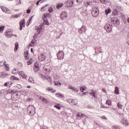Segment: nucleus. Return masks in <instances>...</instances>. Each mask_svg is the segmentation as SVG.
I'll list each match as a JSON object with an SVG mask.
<instances>
[{
  "label": "nucleus",
  "instance_id": "nucleus-3",
  "mask_svg": "<svg viewBox=\"0 0 129 129\" xmlns=\"http://www.w3.org/2000/svg\"><path fill=\"white\" fill-rule=\"evenodd\" d=\"M35 30L36 31H37V33L34 34V35L33 36V39L34 40H36L37 38H38V36H39V35H40V36L42 35V34H41V32L42 31V27L36 26L35 27Z\"/></svg>",
  "mask_w": 129,
  "mask_h": 129
},
{
  "label": "nucleus",
  "instance_id": "nucleus-47",
  "mask_svg": "<svg viewBox=\"0 0 129 129\" xmlns=\"http://www.w3.org/2000/svg\"><path fill=\"white\" fill-rule=\"evenodd\" d=\"M9 84H10V83L7 82L4 84V86L10 88L11 87V86L9 85Z\"/></svg>",
  "mask_w": 129,
  "mask_h": 129
},
{
  "label": "nucleus",
  "instance_id": "nucleus-15",
  "mask_svg": "<svg viewBox=\"0 0 129 129\" xmlns=\"http://www.w3.org/2000/svg\"><path fill=\"white\" fill-rule=\"evenodd\" d=\"M30 108H31V105H29L27 108V112L29 113L30 115H35L36 112L30 111Z\"/></svg>",
  "mask_w": 129,
  "mask_h": 129
},
{
  "label": "nucleus",
  "instance_id": "nucleus-52",
  "mask_svg": "<svg viewBox=\"0 0 129 129\" xmlns=\"http://www.w3.org/2000/svg\"><path fill=\"white\" fill-rule=\"evenodd\" d=\"M5 68L7 71H10V68L9 67V66H8V65L6 64Z\"/></svg>",
  "mask_w": 129,
  "mask_h": 129
},
{
  "label": "nucleus",
  "instance_id": "nucleus-35",
  "mask_svg": "<svg viewBox=\"0 0 129 129\" xmlns=\"http://www.w3.org/2000/svg\"><path fill=\"white\" fill-rule=\"evenodd\" d=\"M54 107L55 108H57V109H58V110H60L61 109V107L60 106V104L58 103L57 104H55L54 105Z\"/></svg>",
  "mask_w": 129,
  "mask_h": 129
},
{
  "label": "nucleus",
  "instance_id": "nucleus-4",
  "mask_svg": "<svg viewBox=\"0 0 129 129\" xmlns=\"http://www.w3.org/2000/svg\"><path fill=\"white\" fill-rule=\"evenodd\" d=\"M112 24L106 23L104 25V29L107 33H111L112 31Z\"/></svg>",
  "mask_w": 129,
  "mask_h": 129
},
{
  "label": "nucleus",
  "instance_id": "nucleus-36",
  "mask_svg": "<svg viewBox=\"0 0 129 129\" xmlns=\"http://www.w3.org/2000/svg\"><path fill=\"white\" fill-rule=\"evenodd\" d=\"M83 114L82 113H78L77 114V116L79 118H81L82 117H83Z\"/></svg>",
  "mask_w": 129,
  "mask_h": 129
},
{
  "label": "nucleus",
  "instance_id": "nucleus-14",
  "mask_svg": "<svg viewBox=\"0 0 129 129\" xmlns=\"http://www.w3.org/2000/svg\"><path fill=\"white\" fill-rule=\"evenodd\" d=\"M69 89L72 90L74 92H78L79 91V89H77L75 87H73L72 85H70L68 87Z\"/></svg>",
  "mask_w": 129,
  "mask_h": 129
},
{
  "label": "nucleus",
  "instance_id": "nucleus-62",
  "mask_svg": "<svg viewBox=\"0 0 129 129\" xmlns=\"http://www.w3.org/2000/svg\"><path fill=\"white\" fill-rule=\"evenodd\" d=\"M32 18H29V20H28V22H29V23H30V24H31V23H32Z\"/></svg>",
  "mask_w": 129,
  "mask_h": 129
},
{
  "label": "nucleus",
  "instance_id": "nucleus-51",
  "mask_svg": "<svg viewBox=\"0 0 129 129\" xmlns=\"http://www.w3.org/2000/svg\"><path fill=\"white\" fill-rule=\"evenodd\" d=\"M101 108H109V106L102 105L101 106Z\"/></svg>",
  "mask_w": 129,
  "mask_h": 129
},
{
  "label": "nucleus",
  "instance_id": "nucleus-57",
  "mask_svg": "<svg viewBox=\"0 0 129 129\" xmlns=\"http://www.w3.org/2000/svg\"><path fill=\"white\" fill-rule=\"evenodd\" d=\"M102 91L103 92H104V93H106V89H104V88H102Z\"/></svg>",
  "mask_w": 129,
  "mask_h": 129
},
{
  "label": "nucleus",
  "instance_id": "nucleus-32",
  "mask_svg": "<svg viewBox=\"0 0 129 129\" xmlns=\"http://www.w3.org/2000/svg\"><path fill=\"white\" fill-rule=\"evenodd\" d=\"M112 14L114 15V16H117V15H118V10H117V9H114L113 10L112 12Z\"/></svg>",
  "mask_w": 129,
  "mask_h": 129
},
{
  "label": "nucleus",
  "instance_id": "nucleus-2",
  "mask_svg": "<svg viewBox=\"0 0 129 129\" xmlns=\"http://www.w3.org/2000/svg\"><path fill=\"white\" fill-rule=\"evenodd\" d=\"M92 16L94 18H97L99 16V8L98 7H94L92 10Z\"/></svg>",
  "mask_w": 129,
  "mask_h": 129
},
{
  "label": "nucleus",
  "instance_id": "nucleus-6",
  "mask_svg": "<svg viewBox=\"0 0 129 129\" xmlns=\"http://www.w3.org/2000/svg\"><path fill=\"white\" fill-rule=\"evenodd\" d=\"M89 95L91 99H93V98L97 99V91L96 90H92L91 92L89 93Z\"/></svg>",
  "mask_w": 129,
  "mask_h": 129
},
{
  "label": "nucleus",
  "instance_id": "nucleus-16",
  "mask_svg": "<svg viewBox=\"0 0 129 129\" xmlns=\"http://www.w3.org/2000/svg\"><path fill=\"white\" fill-rule=\"evenodd\" d=\"M9 76V74L3 72L0 73V78H6Z\"/></svg>",
  "mask_w": 129,
  "mask_h": 129
},
{
  "label": "nucleus",
  "instance_id": "nucleus-44",
  "mask_svg": "<svg viewBox=\"0 0 129 129\" xmlns=\"http://www.w3.org/2000/svg\"><path fill=\"white\" fill-rule=\"evenodd\" d=\"M31 43L34 45V44H37V40L36 39H33L31 41Z\"/></svg>",
  "mask_w": 129,
  "mask_h": 129
},
{
  "label": "nucleus",
  "instance_id": "nucleus-46",
  "mask_svg": "<svg viewBox=\"0 0 129 129\" xmlns=\"http://www.w3.org/2000/svg\"><path fill=\"white\" fill-rule=\"evenodd\" d=\"M25 74V73H24V72L23 71H21L19 72V74L20 75V76H21V77H22L24 75V74Z\"/></svg>",
  "mask_w": 129,
  "mask_h": 129
},
{
  "label": "nucleus",
  "instance_id": "nucleus-1",
  "mask_svg": "<svg viewBox=\"0 0 129 129\" xmlns=\"http://www.w3.org/2000/svg\"><path fill=\"white\" fill-rule=\"evenodd\" d=\"M50 16L51 14H50V13H45L44 14H43V16H42V20H43V25H46L47 26H48V25H50V23H49V19H48V18Z\"/></svg>",
  "mask_w": 129,
  "mask_h": 129
},
{
  "label": "nucleus",
  "instance_id": "nucleus-41",
  "mask_svg": "<svg viewBox=\"0 0 129 129\" xmlns=\"http://www.w3.org/2000/svg\"><path fill=\"white\" fill-rule=\"evenodd\" d=\"M118 108H119V109H121L122 107V104H121V103H120L119 102H118L117 104Z\"/></svg>",
  "mask_w": 129,
  "mask_h": 129
},
{
  "label": "nucleus",
  "instance_id": "nucleus-23",
  "mask_svg": "<svg viewBox=\"0 0 129 129\" xmlns=\"http://www.w3.org/2000/svg\"><path fill=\"white\" fill-rule=\"evenodd\" d=\"M55 96H56V97H58V98H63V97H64V95L60 93H56L55 94Z\"/></svg>",
  "mask_w": 129,
  "mask_h": 129
},
{
  "label": "nucleus",
  "instance_id": "nucleus-60",
  "mask_svg": "<svg viewBox=\"0 0 129 129\" xmlns=\"http://www.w3.org/2000/svg\"><path fill=\"white\" fill-rule=\"evenodd\" d=\"M101 118H102V119H107V118L105 116H102Z\"/></svg>",
  "mask_w": 129,
  "mask_h": 129
},
{
  "label": "nucleus",
  "instance_id": "nucleus-56",
  "mask_svg": "<svg viewBox=\"0 0 129 129\" xmlns=\"http://www.w3.org/2000/svg\"><path fill=\"white\" fill-rule=\"evenodd\" d=\"M27 14H31V10L28 9L26 11Z\"/></svg>",
  "mask_w": 129,
  "mask_h": 129
},
{
  "label": "nucleus",
  "instance_id": "nucleus-27",
  "mask_svg": "<svg viewBox=\"0 0 129 129\" xmlns=\"http://www.w3.org/2000/svg\"><path fill=\"white\" fill-rule=\"evenodd\" d=\"M47 90L51 93H55L56 92V90H54L51 87H47Z\"/></svg>",
  "mask_w": 129,
  "mask_h": 129
},
{
  "label": "nucleus",
  "instance_id": "nucleus-17",
  "mask_svg": "<svg viewBox=\"0 0 129 129\" xmlns=\"http://www.w3.org/2000/svg\"><path fill=\"white\" fill-rule=\"evenodd\" d=\"M26 21L25 20V18H23L22 20H21L19 22L20 26H21L22 27H25Z\"/></svg>",
  "mask_w": 129,
  "mask_h": 129
},
{
  "label": "nucleus",
  "instance_id": "nucleus-18",
  "mask_svg": "<svg viewBox=\"0 0 129 129\" xmlns=\"http://www.w3.org/2000/svg\"><path fill=\"white\" fill-rule=\"evenodd\" d=\"M21 16H22V13H19L11 16V18L12 19H18V18H20Z\"/></svg>",
  "mask_w": 129,
  "mask_h": 129
},
{
  "label": "nucleus",
  "instance_id": "nucleus-64",
  "mask_svg": "<svg viewBox=\"0 0 129 129\" xmlns=\"http://www.w3.org/2000/svg\"><path fill=\"white\" fill-rule=\"evenodd\" d=\"M29 47H33V46H34V45H33V43H32L31 42V43H30L29 44Z\"/></svg>",
  "mask_w": 129,
  "mask_h": 129
},
{
  "label": "nucleus",
  "instance_id": "nucleus-49",
  "mask_svg": "<svg viewBox=\"0 0 129 129\" xmlns=\"http://www.w3.org/2000/svg\"><path fill=\"white\" fill-rule=\"evenodd\" d=\"M49 13H52L53 12V8L52 7H50L48 9Z\"/></svg>",
  "mask_w": 129,
  "mask_h": 129
},
{
  "label": "nucleus",
  "instance_id": "nucleus-21",
  "mask_svg": "<svg viewBox=\"0 0 129 129\" xmlns=\"http://www.w3.org/2000/svg\"><path fill=\"white\" fill-rule=\"evenodd\" d=\"M114 94H116V95L119 94V88H118V87L115 86Z\"/></svg>",
  "mask_w": 129,
  "mask_h": 129
},
{
  "label": "nucleus",
  "instance_id": "nucleus-12",
  "mask_svg": "<svg viewBox=\"0 0 129 129\" xmlns=\"http://www.w3.org/2000/svg\"><path fill=\"white\" fill-rule=\"evenodd\" d=\"M5 35L7 38H12L13 36L11 31L10 30H6V31L5 32Z\"/></svg>",
  "mask_w": 129,
  "mask_h": 129
},
{
  "label": "nucleus",
  "instance_id": "nucleus-42",
  "mask_svg": "<svg viewBox=\"0 0 129 129\" xmlns=\"http://www.w3.org/2000/svg\"><path fill=\"white\" fill-rule=\"evenodd\" d=\"M117 18H112L111 19V23H112L113 24H114V22H115L116 20L117 19Z\"/></svg>",
  "mask_w": 129,
  "mask_h": 129
},
{
  "label": "nucleus",
  "instance_id": "nucleus-34",
  "mask_svg": "<svg viewBox=\"0 0 129 129\" xmlns=\"http://www.w3.org/2000/svg\"><path fill=\"white\" fill-rule=\"evenodd\" d=\"M120 22V21H119V20L117 19V18L114 23H113V24L114 25H116V26H119Z\"/></svg>",
  "mask_w": 129,
  "mask_h": 129
},
{
  "label": "nucleus",
  "instance_id": "nucleus-19",
  "mask_svg": "<svg viewBox=\"0 0 129 129\" xmlns=\"http://www.w3.org/2000/svg\"><path fill=\"white\" fill-rule=\"evenodd\" d=\"M24 55L25 59H26V60H29L30 57H29V51L28 50L24 51Z\"/></svg>",
  "mask_w": 129,
  "mask_h": 129
},
{
  "label": "nucleus",
  "instance_id": "nucleus-55",
  "mask_svg": "<svg viewBox=\"0 0 129 129\" xmlns=\"http://www.w3.org/2000/svg\"><path fill=\"white\" fill-rule=\"evenodd\" d=\"M18 88V89H21L22 88V85H18L16 86Z\"/></svg>",
  "mask_w": 129,
  "mask_h": 129
},
{
  "label": "nucleus",
  "instance_id": "nucleus-63",
  "mask_svg": "<svg viewBox=\"0 0 129 129\" xmlns=\"http://www.w3.org/2000/svg\"><path fill=\"white\" fill-rule=\"evenodd\" d=\"M23 28H25V27L20 26V28H19L20 30V31H22V30H23Z\"/></svg>",
  "mask_w": 129,
  "mask_h": 129
},
{
  "label": "nucleus",
  "instance_id": "nucleus-54",
  "mask_svg": "<svg viewBox=\"0 0 129 129\" xmlns=\"http://www.w3.org/2000/svg\"><path fill=\"white\" fill-rule=\"evenodd\" d=\"M44 78L45 79H47V80H48L49 81H50L51 80V78L50 77H48V78H47V77L45 76Z\"/></svg>",
  "mask_w": 129,
  "mask_h": 129
},
{
  "label": "nucleus",
  "instance_id": "nucleus-24",
  "mask_svg": "<svg viewBox=\"0 0 129 129\" xmlns=\"http://www.w3.org/2000/svg\"><path fill=\"white\" fill-rule=\"evenodd\" d=\"M18 49H19V42H16L15 43V48H14L15 52H17V51H18Z\"/></svg>",
  "mask_w": 129,
  "mask_h": 129
},
{
  "label": "nucleus",
  "instance_id": "nucleus-8",
  "mask_svg": "<svg viewBox=\"0 0 129 129\" xmlns=\"http://www.w3.org/2000/svg\"><path fill=\"white\" fill-rule=\"evenodd\" d=\"M68 15V12L67 11H62L60 14V19L62 21H64L67 18V15Z\"/></svg>",
  "mask_w": 129,
  "mask_h": 129
},
{
  "label": "nucleus",
  "instance_id": "nucleus-26",
  "mask_svg": "<svg viewBox=\"0 0 129 129\" xmlns=\"http://www.w3.org/2000/svg\"><path fill=\"white\" fill-rule=\"evenodd\" d=\"M106 104H107V105H109V106H111V105H112V102L111 100L107 99L106 101Z\"/></svg>",
  "mask_w": 129,
  "mask_h": 129
},
{
  "label": "nucleus",
  "instance_id": "nucleus-45",
  "mask_svg": "<svg viewBox=\"0 0 129 129\" xmlns=\"http://www.w3.org/2000/svg\"><path fill=\"white\" fill-rule=\"evenodd\" d=\"M32 63V59H29V60L27 61V65H31Z\"/></svg>",
  "mask_w": 129,
  "mask_h": 129
},
{
  "label": "nucleus",
  "instance_id": "nucleus-33",
  "mask_svg": "<svg viewBox=\"0 0 129 129\" xmlns=\"http://www.w3.org/2000/svg\"><path fill=\"white\" fill-rule=\"evenodd\" d=\"M1 9L4 12V13H6L7 12V10H8V8L5 6H1Z\"/></svg>",
  "mask_w": 129,
  "mask_h": 129
},
{
  "label": "nucleus",
  "instance_id": "nucleus-30",
  "mask_svg": "<svg viewBox=\"0 0 129 129\" xmlns=\"http://www.w3.org/2000/svg\"><path fill=\"white\" fill-rule=\"evenodd\" d=\"M112 129H121V126L117 125H114L111 126Z\"/></svg>",
  "mask_w": 129,
  "mask_h": 129
},
{
  "label": "nucleus",
  "instance_id": "nucleus-59",
  "mask_svg": "<svg viewBox=\"0 0 129 129\" xmlns=\"http://www.w3.org/2000/svg\"><path fill=\"white\" fill-rule=\"evenodd\" d=\"M4 66L3 61H0V67H3Z\"/></svg>",
  "mask_w": 129,
  "mask_h": 129
},
{
  "label": "nucleus",
  "instance_id": "nucleus-31",
  "mask_svg": "<svg viewBox=\"0 0 129 129\" xmlns=\"http://www.w3.org/2000/svg\"><path fill=\"white\" fill-rule=\"evenodd\" d=\"M62 6H64V4H63V3H59L58 4L56 5V9L58 10L60 8H62Z\"/></svg>",
  "mask_w": 129,
  "mask_h": 129
},
{
  "label": "nucleus",
  "instance_id": "nucleus-40",
  "mask_svg": "<svg viewBox=\"0 0 129 129\" xmlns=\"http://www.w3.org/2000/svg\"><path fill=\"white\" fill-rule=\"evenodd\" d=\"M5 30V26L2 25L0 26V33H3Z\"/></svg>",
  "mask_w": 129,
  "mask_h": 129
},
{
  "label": "nucleus",
  "instance_id": "nucleus-9",
  "mask_svg": "<svg viewBox=\"0 0 129 129\" xmlns=\"http://www.w3.org/2000/svg\"><path fill=\"white\" fill-rule=\"evenodd\" d=\"M34 70L35 72H38L39 70H40V66L39 64V62H36L34 64Z\"/></svg>",
  "mask_w": 129,
  "mask_h": 129
},
{
  "label": "nucleus",
  "instance_id": "nucleus-39",
  "mask_svg": "<svg viewBox=\"0 0 129 129\" xmlns=\"http://www.w3.org/2000/svg\"><path fill=\"white\" fill-rule=\"evenodd\" d=\"M29 82H30V83H34L35 82V81H34V79L32 77H29L28 79Z\"/></svg>",
  "mask_w": 129,
  "mask_h": 129
},
{
  "label": "nucleus",
  "instance_id": "nucleus-29",
  "mask_svg": "<svg viewBox=\"0 0 129 129\" xmlns=\"http://www.w3.org/2000/svg\"><path fill=\"white\" fill-rule=\"evenodd\" d=\"M11 80H16V81H19L20 80L19 78L16 77L15 76H12L10 77Z\"/></svg>",
  "mask_w": 129,
  "mask_h": 129
},
{
  "label": "nucleus",
  "instance_id": "nucleus-53",
  "mask_svg": "<svg viewBox=\"0 0 129 129\" xmlns=\"http://www.w3.org/2000/svg\"><path fill=\"white\" fill-rule=\"evenodd\" d=\"M22 78H24V79H27V77H28V76H27V75H26L25 74H24L23 76V77H22Z\"/></svg>",
  "mask_w": 129,
  "mask_h": 129
},
{
  "label": "nucleus",
  "instance_id": "nucleus-43",
  "mask_svg": "<svg viewBox=\"0 0 129 129\" xmlns=\"http://www.w3.org/2000/svg\"><path fill=\"white\" fill-rule=\"evenodd\" d=\"M54 83L55 84V85H62V84L61 83V82L58 81V82H55L54 81Z\"/></svg>",
  "mask_w": 129,
  "mask_h": 129
},
{
  "label": "nucleus",
  "instance_id": "nucleus-28",
  "mask_svg": "<svg viewBox=\"0 0 129 129\" xmlns=\"http://www.w3.org/2000/svg\"><path fill=\"white\" fill-rule=\"evenodd\" d=\"M29 110L30 111H34V112H36V108L35 106L30 105V108H29Z\"/></svg>",
  "mask_w": 129,
  "mask_h": 129
},
{
  "label": "nucleus",
  "instance_id": "nucleus-48",
  "mask_svg": "<svg viewBox=\"0 0 129 129\" xmlns=\"http://www.w3.org/2000/svg\"><path fill=\"white\" fill-rule=\"evenodd\" d=\"M6 14H12V11L11 10H10V9L7 8V10H6Z\"/></svg>",
  "mask_w": 129,
  "mask_h": 129
},
{
  "label": "nucleus",
  "instance_id": "nucleus-38",
  "mask_svg": "<svg viewBox=\"0 0 129 129\" xmlns=\"http://www.w3.org/2000/svg\"><path fill=\"white\" fill-rule=\"evenodd\" d=\"M48 6V4L45 5V6H44L43 7H41V12H45V11H46V9H45V8H46V7Z\"/></svg>",
  "mask_w": 129,
  "mask_h": 129
},
{
  "label": "nucleus",
  "instance_id": "nucleus-58",
  "mask_svg": "<svg viewBox=\"0 0 129 129\" xmlns=\"http://www.w3.org/2000/svg\"><path fill=\"white\" fill-rule=\"evenodd\" d=\"M101 2L103 4H106V3H107L106 0H101Z\"/></svg>",
  "mask_w": 129,
  "mask_h": 129
},
{
  "label": "nucleus",
  "instance_id": "nucleus-5",
  "mask_svg": "<svg viewBox=\"0 0 129 129\" xmlns=\"http://www.w3.org/2000/svg\"><path fill=\"white\" fill-rule=\"evenodd\" d=\"M74 4V1L73 0H68L64 3V5L66 8H72Z\"/></svg>",
  "mask_w": 129,
  "mask_h": 129
},
{
  "label": "nucleus",
  "instance_id": "nucleus-10",
  "mask_svg": "<svg viewBox=\"0 0 129 129\" xmlns=\"http://www.w3.org/2000/svg\"><path fill=\"white\" fill-rule=\"evenodd\" d=\"M69 102L72 105H77L78 103L77 100L76 99H69Z\"/></svg>",
  "mask_w": 129,
  "mask_h": 129
},
{
  "label": "nucleus",
  "instance_id": "nucleus-37",
  "mask_svg": "<svg viewBox=\"0 0 129 129\" xmlns=\"http://www.w3.org/2000/svg\"><path fill=\"white\" fill-rule=\"evenodd\" d=\"M85 90H86V87H83V86L81 87L80 91L81 92H84L85 91Z\"/></svg>",
  "mask_w": 129,
  "mask_h": 129
},
{
  "label": "nucleus",
  "instance_id": "nucleus-13",
  "mask_svg": "<svg viewBox=\"0 0 129 129\" xmlns=\"http://www.w3.org/2000/svg\"><path fill=\"white\" fill-rule=\"evenodd\" d=\"M46 58H47V56L44 55L43 54H41L39 56H38V60L40 62L42 61H45L46 60Z\"/></svg>",
  "mask_w": 129,
  "mask_h": 129
},
{
  "label": "nucleus",
  "instance_id": "nucleus-7",
  "mask_svg": "<svg viewBox=\"0 0 129 129\" xmlns=\"http://www.w3.org/2000/svg\"><path fill=\"white\" fill-rule=\"evenodd\" d=\"M65 53L62 50H59L56 54L57 58L59 60H61V59H64V56Z\"/></svg>",
  "mask_w": 129,
  "mask_h": 129
},
{
  "label": "nucleus",
  "instance_id": "nucleus-11",
  "mask_svg": "<svg viewBox=\"0 0 129 129\" xmlns=\"http://www.w3.org/2000/svg\"><path fill=\"white\" fill-rule=\"evenodd\" d=\"M78 32L80 34H83L86 32V27L85 26H82L81 28L78 29Z\"/></svg>",
  "mask_w": 129,
  "mask_h": 129
},
{
  "label": "nucleus",
  "instance_id": "nucleus-50",
  "mask_svg": "<svg viewBox=\"0 0 129 129\" xmlns=\"http://www.w3.org/2000/svg\"><path fill=\"white\" fill-rule=\"evenodd\" d=\"M83 0H76V2L77 3L78 5H80V4H81L82 3Z\"/></svg>",
  "mask_w": 129,
  "mask_h": 129
},
{
  "label": "nucleus",
  "instance_id": "nucleus-25",
  "mask_svg": "<svg viewBox=\"0 0 129 129\" xmlns=\"http://www.w3.org/2000/svg\"><path fill=\"white\" fill-rule=\"evenodd\" d=\"M111 13V10L110 9V8H108L107 9H105V15L107 16L108 14H110Z\"/></svg>",
  "mask_w": 129,
  "mask_h": 129
},
{
  "label": "nucleus",
  "instance_id": "nucleus-20",
  "mask_svg": "<svg viewBox=\"0 0 129 129\" xmlns=\"http://www.w3.org/2000/svg\"><path fill=\"white\" fill-rule=\"evenodd\" d=\"M95 53L96 54H99V53L102 52V51H101V47H96V48H95Z\"/></svg>",
  "mask_w": 129,
  "mask_h": 129
},
{
  "label": "nucleus",
  "instance_id": "nucleus-22",
  "mask_svg": "<svg viewBox=\"0 0 129 129\" xmlns=\"http://www.w3.org/2000/svg\"><path fill=\"white\" fill-rule=\"evenodd\" d=\"M42 100L41 101H42V102H43V104H47V103H48L49 102V101H48V100L45 98V97H41Z\"/></svg>",
  "mask_w": 129,
  "mask_h": 129
},
{
  "label": "nucleus",
  "instance_id": "nucleus-61",
  "mask_svg": "<svg viewBox=\"0 0 129 129\" xmlns=\"http://www.w3.org/2000/svg\"><path fill=\"white\" fill-rule=\"evenodd\" d=\"M88 108H93V106L91 105H88Z\"/></svg>",
  "mask_w": 129,
  "mask_h": 129
}]
</instances>
